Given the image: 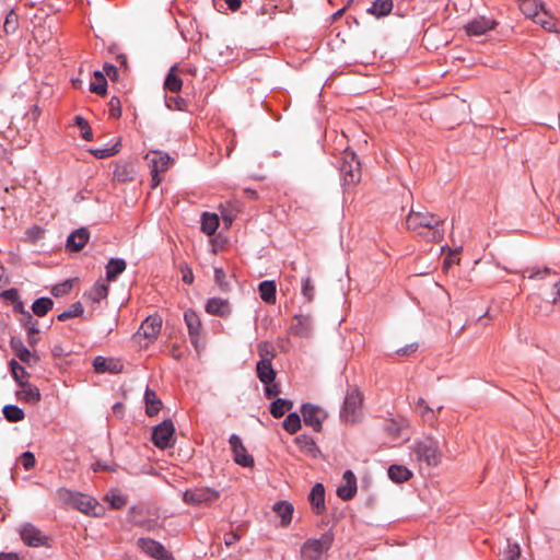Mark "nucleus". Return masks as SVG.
<instances>
[{"label": "nucleus", "mask_w": 560, "mask_h": 560, "mask_svg": "<svg viewBox=\"0 0 560 560\" xmlns=\"http://www.w3.org/2000/svg\"><path fill=\"white\" fill-rule=\"evenodd\" d=\"M257 352L259 355L258 362L272 363V360L276 357L275 347L269 341H260L257 345Z\"/></svg>", "instance_id": "36"}, {"label": "nucleus", "mask_w": 560, "mask_h": 560, "mask_svg": "<svg viewBox=\"0 0 560 560\" xmlns=\"http://www.w3.org/2000/svg\"><path fill=\"white\" fill-rule=\"evenodd\" d=\"M443 224L444 220L429 211L411 209L406 219V226L409 231L435 243L441 242L444 237Z\"/></svg>", "instance_id": "1"}, {"label": "nucleus", "mask_w": 560, "mask_h": 560, "mask_svg": "<svg viewBox=\"0 0 560 560\" xmlns=\"http://www.w3.org/2000/svg\"><path fill=\"white\" fill-rule=\"evenodd\" d=\"M219 492L211 488H196L186 490L183 495L185 503L190 505L209 504L219 498Z\"/></svg>", "instance_id": "11"}, {"label": "nucleus", "mask_w": 560, "mask_h": 560, "mask_svg": "<svg viewBox=\"0 0 560 560\" xmlns=\"http://www.w3.org/2000/svg\"><path fill=\"white\" fill-rule=\"evenodd\" d=\"M145 160L151 168V187L156 188L162 180L160 174L166 172L174 163V160L167 153L161 151L149 152L145 155Z\"/></svg>", "instance_id": "5"}, {"label": "nucleus", "mask_w": 560, "mask_h": 560, "mask_svg": "<svg viewBox=\"0 0 560 560\" xmlns=\"http://www.w3.org/2000/svg\"><path fill=\"white\" fill-rule=\"evenodd\" d=\"M229 443L236 464L243 467L254 466V458L252 455L247 454V451L238 435L232 434L230 436Z\"/></svg>", "instance_id": "13"}, {"label": "nucleus", "mask_w": 560, "mask_h": 560, "mask_svg": "<svg viewBox=\"0 0 560 560\" xmlns=\"http://www.w3.org/2000/svg\"><path fill=\"white\" fill-rule=\"evenodd\" d=\"M387 474L389 479L394 482H405L412 477V472L401 465H390Z\"/></svg>", "instance_id": "33"}, {"label": "nucleus", "mask_w": 560, "mask_h": 560, "mask_svg": "<svg viewBox=\"0 0 560 560\" xmlns=\"http://www.w3.org/2000/svg\"><path fill=\"white\" fill-rule=\"evenodd\" d=\"M294 443L299 446L301 451H303L306 454H310L313 457H316L319 453V450L310 435L301 434L294 439Z\"/></svg>", "instance_id": "27"}, {"label": "nucleus", "mask_w": 560, "mask_h": 560, "mask_svg": "<svg viewBox=\"0 0 560 560\" xmlns=\"http://www.w3.org/2000/svg\"><path fill=\"white\" fill-rule=\"evenodd\" d=\"M90 238L89 230L80 228L73 231L67 238L66 247L70 252L81 250Z\"/></svg>", "instance_id": "18"}, {"label": "nucleus", "mask_w": 560, "mask_h": 560, "mask_svg": "<svg viewBox=\"0 0 560 560\" xmlns=\"http://www.w3.org/2000/svg\"><path fill=\"white\" fill-rule=\"evenodd\" d=\"M105 268L107 281H115L126 270L127 264L122 258H110Z\"/></svg>", "instance_id": "24"}, {"label": "nucleus", "mask_w": 560, "mask_h": 560, "mask_svg": "<svg viewBox=\"0 0 560 560\" xmlns=\"http://www.w3.org/2000/svg\"><path fill=\"white\" fill-rule=\"evenodd\" d=\"M174 434V423L171 419H166L153 427L151 440L156 447L165 450L175 443Z\"/></svg>", "instance_id": "8"}, {"label": "nucleus", "mask_w": 560, "mask_h": 560, "mask_svg": "<svg viewBox=\"0 0 560 560\" xmlns=\"http://www.w3.org/2000/svg\"><path fill=\"white\" fill-rule=\"evenodd\" d=\"M106 77H108L112 81L118 80V69L112 63H105L102 71Z\"/></svg>", "instance_id": "59"}, {"label": "nucleus", "mask_w": 560, "mask_h": 560, "mask_svg": "<svg viewBox=\"0 0 560 560\" xmlns=\"http://www.w3.org/2000/svg\"><path fill=\"white\" fill-rule=\"evenodd\" d=\"M108 113L113 118H119L121 116V104L117 96H113L108 103Z\"/></svg>", "instance_id": "52"}, {"label": "nucleus", "mask_w": 560, "mask_h": 560, "mask_svg": "<svg viewBox=\"0 0 560 560\" xmlns=\"http://www.w3.org/2000/svg\"><path fill=\"white\" fill-rule=\"evenodd\" d=\"M384 429L393 436H398L400 434L399 425L393 420L387 421Z\"/></svg>", "instance_id": "62"}, {"label": "nucleus", "mask_w": 560, "mask_h": 560, "mask_svg": "<svg viewBox=\"0 0 560 560\" xmlns=\"http://www.w3.org/2000/svg\"><path fill=\"white\" fill-rule=\"evenodd\" d=\"M413 452L418 460L428 466H436L441 462V451L439 443L431 438H427L415 444Z\"/></svg>", "instance_id": "7"}, {"label": "nucleus", "mask_w": 560, "mask_h": 560, "mask_svg": "<svg viewBox=\"0 0 560 560\" xmlns=\"http://www.w3.org/2000/svg\"><path fill=\"white\" fill-rule=\"evenodd\" d=\"M20 535L22 540L31 547H39L44 545V536L40 530L37 529L34 525L26 523L21 526Z\"/></svg>", "instance_id": "17"}, {"label": "nucleus", "mask_w": 560, "mask_h": 560, "mask_svg": "<svg viewBox=\"0 0 560 560\" xmlns=\"http://www.w3.org/2000/svg\"><path fill=\"white\" fill-rule=\"evenodd\" d=\"M71 289V284L69 282L59 283L52 287L51 294L54 296H61Z\"/></svg>", "instance_id": "60"}, {"label": "nucleus", "mask_w": 560, "mask_h": 560, "mask_svg": "<svg viewBox=\"0 0 560 560\" xmlns=\"http://www.w3.org/2000/svg\"><path fill=\"white\" fill-rule=\"evenodd\" d=\"M394 7L393 0H375L372 5L368 9V13L382 18L388 15Z\"/></svg>", "instance_id": "31"}, {"label": "nucleus", "mask_w": 560, "mask_h": 560, "mask_svg": "<svg viewBox=\"0 0 560 560\" xmlns=\"http://www.w3.org/2000/svg\"><path fill=\"white\" fill-rule=\"evenodd\" d=\"M114 177L118 182H130L135 178V171L128 164L117 165L114 171Z\"/></svg>", "instance_id": "45"}, {"label": "nucleus", "mask_w": 560, "mask_h": 560, "mask_svg": "<svg viewBox=\"0 0 560 560\" xmlns=\"http://www.w3.org/2000/svg\"><path fill=\"white\" fill-rule=\"evenodd\" d=\"M259 295L260 299L268 303V304H275L276 303V283L271 280H265L259 283Z\"/></svg>", "instance_id": "32"}, {"label": "nucleus", "mask_w": 560, "mask_h": 560, "mask_svg": "<svg viewBox=\"0 0 560 560\" xmlns=\"http://www.w3.org/2000/svg\"><path fill=\"white\" fill-rule=\"evenodd\" d=\"M93 368L97 373H119L122 369V365L119 361L98 355L93 360Z\"/></svg>", "instance_id": "22"}, {"label": "nucleus", "mask_w": 560, "mask_h": 560, "mask_svg": "<svg viewBox=\"0 0 560 560\" xmlns=\"http://www.w3.org/2000/svg\"><path fill=\"white\" fill-rule=\"evenodd\" d=\"M342 479L345 483L338 487L337 495L343 501H348L357 493V477L352 470L348 469L343 472Z\"/></svg>", "instance_id": "15"}, {"label": "nucleus", "mask_w": 560, "mask_h": 560, "mask_svg": "<svg viewBox=\"0 0 560 560\" xmlns=\"http://www.w3.org/2000/svg\"><path fill=\"white\" fill-rule=\"evenodd\" d=\"M19 28V16L13 9L5 15L3 31L5 34H13Z\"/></svg>", "instance_id": "47"}, {"label": "nucleus", "mask_w": 560, "mask_h": 560, "mask_svg": "<svg viewBox=\"0 0 560 560\" xmlns=\"http://www.w3.org/2000/svg\"><path fill=\"white\" fill-rule=\"evenodd\" d=\"M301 413L306 425L311 427L316 432L322 431L323 422L327 417L322 408L311 402H305L301 406Z\"/></svg>", "instance_id": "10"}, {"label": "nucleus", "mask_w": 560, "mask_h": 560, "mask_svg": "<svg viewBox=\"0 0 560 560\" xmlns=\"http://www.w3.org/2000/svg\"><path fill=\"white\" fill-rule=\"evenodd\" d=\"M495 25V21L481 16L468 22L465 25V31L469 36H480L493 30Z\"/></svg>", "instance_id": "16"}, {"label": "nucleus", "mask_w": 560, "mask_h": 560, "mask_svg": "<svg viewBox=\"0 0 560 560\" xmlns=\"http://www.w3.org/2000/svg\"><path fill=\"white\" fill-rule=\"evenodd\" d=\"M35 322L37 320L33 318V315L30 312H22L21 323L25 328Z\"/></svg>", "instance_id": "64"}, {"label": "nucleus", "mask_w": 560, "mask_h": 560, "mask_svg": "<svg viewBox=\"0 0 560 560\" xmlns=\"http://www.w3.org/2000/svg\"><path fill=\"white\" fill-rule=\"evenodd\" d=\"M13 378L19 385H23L27 382L28 374L26 370L14 359L9 362Z\"/></svg>", "instance_id": "41"}, {"label": "nucleus", "mask_w": 560, "mask_h": 560, "mask_svg": "<svg viewBox=\"0 0 560 560\" xmlns=\"http://www.w3.org/2000/svg\"><path fill=\"white\" fill-rule=\"evenodd\" d=\"M545 9V4L541 0H521L520 10L523 14L533 20L538 13Z\"/></svg>", "instance_id": "28"}, {"label": "nucleus", "mask_w": 560, "mask_h": 560, "mask_svg": "<svg viewBox=\"0 0 560 560\" xmlns=\"http://www.w3.org/2000/svg\"><path fill=\"white\" fill-rule=\"evenodd\" d=\"M176 70L175 66L172 67L164 81L165 90L172 93H178L183 86V80L176 74Z\"/></svg>", "instance_id": "38"}, {"label": "nucleus", "mask_w": 560, "mask_h": 560, "mask_svg": "<svg viewBox=\"0 0 560 560\" xmlns=\"http://www.w3.org/2000/svg\"><path fill=\"white\" fill-rule=\"evenodd\" d=\"M520 556H521L520 545L516 542L511 544L510 541H508V547L504 551L505 560H516L520 558Z\"/></svg>", "instance_id": "53"}, {"label": "nucleus", "mask_w": 560, "mask_h": 560, "mask_svg": "<svg viewBox=\"0 0 560 560\" xmlns=\"http://www.w3.org/2000/svg\"><path fill=\"white\" fill-rule=\"evenodd\" d=\"M52 306L54 301L50 298L43 296L33 302L32 311L36 316L43 317L52 308Z\"/></svg>", "instance_id": "39"}, {"label": "nucleus", "mask_w": 560, "mask_h": 560, "mask_svg": "<svg viewBox=\"0 0 560 560\" xmlns=\"http://www.w3.org/2000/svg\"><path fill=\"white\" fill-rule=\"evenodd\" d=\"M84 312L83 305L81 302L72 303L66 311L60 313L57 318L60 322H66L70 318L81 316Z\"/></svg>", "instance_id": "43"}, {"label": "nucleus", "mask_w": 560, "mask_h": 560, "mask_svg": "<svg viewBox=\"0 0 560 560\" xmlns=\"http://www.w3.org/2000/svg\"><path fill=\"white\" fill-rule=\"evenodd\" d=\"M308 500L316 514L325 510V488L322 483L318 482L312 488Z\"/></svg>", "instance_id": "21"}, {"label": "nucleus", "mask_w": 560, "mask_h": 560, "mask_svg": "<svg viewBox=\"0 0 560 560\" xmlns=\"http://www.w3.org/2000/svg\"><path fill=\"white\" fill-rule=\"evenodd\" d=\"M419 345L417 342H412L410 345H407L402 348H399L396 350V353L398 355H410L411 353L416 352L418 350Z\"/></svg>", "instance_id": "61"}, {"label": "nucleus", "mask_w": 560, "mask_h": 560, "mask_svg": "<svg viewBox=\"0 0 560 560\" xmlns=\"http://www.w3.org/2000/svg\"><path fill=\"white\" fill-rule=\"evenodd\" d=\"M283 429L290 433L295 434L301 429V418L296 412H290L282 423Z\"/></svg>", "instance_id": "42"}, {"label": "nucleus", "mask_w": 560, "mask_h": 560, "mask_svg": "<svg viewBox=\"0 0 560 560\" xmlns=\"http://www.w3.org/2000/svg\"><path fill=\"white\" fill-rule=\"evenodd\" d=\"M417 408H420V416L423 421L432 423L435 420V411L427 404L423 398H419L417 401Z\"/></svg>", "instance_id": "48"}, {"label": "nucleus", "mask_w": 560, "mask_h": 560, "mask_svg": "<svg viewBox=\"0 0 560 560\" xmlns=\"http://www.w3.org/2000/svg\"><path fill=\"white\" fill-rule=\"evenodd\" d=\"M313 320L310 315H295L291 325L292 334L308 337L312 332Z\"/></svg>", "instance_id": "19"}, {"label": "nucleus", "mask_w": 560, "mask_h": 560, "mask_svg": "<svg viewBox=\"0 0 560 560\" xmlns=\"http://www.w3.org/2000/svg\"><path fill=\"white\" fill-rule=\"evenodd\" d=\"M533 21L549 32L555 27V23L546 9H542L537 16L533 18Z\"/></svg>", "instance_id": "49"}, {"label": "nucleus", "mask_w": 560, "mask_h": 560, "mask_svg": "<svg viewBox=\"0 0 560 560\" xmlns=\"http://www.w3.org/2000/svg\"><path fill=\"white\" fill-rule=\"evenodd\" d=\"M256 374L262 384L272 383L276 380V371L272 363L257 362Z\"/></svg>", "instance_id": "30"}, {"label": "nucleus", "mask_w": 560, "mask_h": 560, "mask_svg": "<svg viewBox=\"0 0 560 560\" xmlns=\"http://www.w3.org/2000/svg\"><path fill=\"white\" fill-rule=\"evenodd\" d=\"M56 498L63 505L71 506L88 515H96L95 509L98 504L88 494L60 488L56 491Z\"/></svg>", "instance_id": "2"}, {"label": "nucleus", "mask_w": 560, "mask_h": 560, "mask_svg": "<svg viewBox=\"0 0 560 560\" xmlns=\"http://www.w3.org/2000/svg\"><path fill=\"white\" fill-rule=\"evenodd\" d=\"M20 386L22 389L18 394L21 399L32 404L40 400V393L37 387L31 385L28 382Z\"/></svg>", "instance_id": "37"}, {"label": "nucleus", "mask_w": 560, "mask_h": 560, "mask_svg": "<svg viewBox=\"0 0 560 560\" xmlns=\"http://www.w3.org/2000/svg\"><path fill=\"white\" fill-rule=\"evenodd\" d=\"M241 539V536L235 532H230L224 535V544L230 547Z\"/></svg>", "instance_id": "63"}, {"label": "nucleus", "mask_w": 560, "mask_h": 560, "mask_svg": "<svg viewBox=\"0 0 560 560\" xmlns=\"http://www.w3.org/2000/svg\"><path fill=\"white\" fill-rule=\"evenodd\" d=\"M362 402L363 395L358 388L348 390L340 410V418L346 422H357L361 416Z\"/></svg>", "instance_id": "6"}, {"label": "nucleus", "mask_w": 560, "mask_h": 560, "mask_svg": "<svg viewBox=\"0 0 560 560\" xmlns=\"http://www.w3.org/2000/svg\"><path fill=\"white\" fill-rule=\"evenodd\" d=\"M165 105L171 110H187V102L180 96H166Z\"/></svg>", "instance_id": "50"}, {"label": "nucleus", "mask_w": 560, "mask_h": 560, "mask_svg": "<svg viewBox=\"0 0 560 560\" xmlns=\"http://www.w3.org/2000/svg\"><path fill=\"white\" fill-rule=\"evenodd\" d=\"M219 226V217L215 213L205 212L201 217V231L207 235H213Z\"/></svg>", "instance_id": "35"}, {"label": "nucleus", "mask_w": 560, "mask_h": 560, "mask_svg": "<svg viewBox=\"0 0 560 560\" xmlns=\"http://www.w3.org/2000/svg\"><path fill=\"white\" fill-rule=\"evenodd\" d=\"M339 172L345 186L351 187L361 180V164L353 151H343L340 159Z\"/></svg>", "instance_id": "3"}, {"label": "nucleus", "mask_w": 560, "mask_h": 560, "mask_svg": "<svg viewBox=\"0 0 560 560\" xmlns=\"http://www.w3.org/2000/svg\"><path fill=\"white\" fill-rule=\"evenodd\" d=\"M526 272L528 273L527 277L529 279H544L545 277H547L548 275L551 273V269L548 267H545L542 269L533 268V269H527Z\"/></svg>", "instance_id": "56"}, {"label": "nucleus", "mask_w": 560, "mask_h": 560, "mask_svg": "<svg viewBox=\"0 0 560 560\" xmlns=\"http://www.w3.org/2000/svg\"><path fill=\"white\" fill-rule=\"evenodd\" d=\"M272 510L281 517V525L288 526L293 516L294 508L288 501H278L273 504Z\"/></svg>", "instance_id": "25"}, {"label": "nucleus", "mask_w": 560, "mask_h": 560, "mask_svg": "<svg viewBox=\"0 0 560 560\" xmlns=\"http://www.w3.org/2000/svg\"><path fill=\"white\" fill-rule=\"evenodd\" d=\"M10 346L14 354L24 363H28L33 358L36 361L38 360L30 352V350L25 347V345L20 338L12 337L10 340Z\"/></svg>", "instance_id": "26"}, {"label": "nucleus", "mask_w": 560, "mask_h": 560, "mask_svg": "<svg viewBox=\"0 0 560 560\" xmlns=\"http://www.w3.org/2000/svg\"><path fill=\"white\" fill-rule=\"evenodd\" d=\"M144 402H145V413L149 417L156 416L162 407L161 399L158 397L156 393L149 387H147V389L144 392Z\"/></svg>", "instance_id": "23"}, {"label": "nucleus", "mask_w": 560, "mask_h": 560, "mask_svg": "<svg viewBox=\"0 0 560 560\" xmlns=\"http://www.w3.org/2000/svg\"><path fill=\"white\" fill-rule=\"evenodd\" d=\"M0 296L3 298L4 300L11 301L12 303H18L19 306L22 307V301L20 300L19 292L16 289L11 288V289L4 290L0 294Z\"/></svg>", "instance_id": "57"}, {"label": "nucleus", "mask_w": 560, "mask_h": 560, "mask_svg": "<svg viewBox=\"0 0 560 560\" xmlns=\"http://www.w3.org/2000/svg\"><path fill=\"white\" fill-rule=\"evenodd\" d=\"M107 90V81L102 71H94V81L90 83V91L97 95H105Z\"/></svg>", "instance_id": "40"}, {"label": "nucleus", "mask_w": 560, "mask_h": 560, "mask_svg": "<svg viewBox=\"0 0 560 560\" xmlns=\"http://www.w3.org/2000/svg\"><path fill=\"white\" fill-rule=\"evenodd\" d=\"M332 535L324 533L319 538L307 539L301 548L303 560H324L332 544Z\"/></svg>", "instance_id": "4"}, {"label": "nucleus", "mask_w": 560, "mask_h": 560, "mask_svg": "<svg viewBox=\"0 0 560 560\" xmlns=\"http://www.w3.org/2000/svg\"><path fill=\"white\" fill-rule=\"evenodd\" d=\"M162 328V317L158 314H153L148 316L141 324L139 330L137 331L138 336H143L144 338L153 341L160 335Z\"/></svg>", "instance_id": "14"}, {"label": "nucleus", "mask_w": 560, "mask_h": 560, "mask_svg": "<svg viewBox=\"0 0 560 560\" xmlns=\"http://www.w3.org/2000/svg\"><path fill=\"white\" fill-rule=\"evenodd\" d=\"M302 294L303 296L308 301V302H312L314 300V295H315V285L314 283L312 282L311 278L310 277H306L305 279H303V282H302Z\"/></svg>", "instance_id": "51"}, {"label": "nucleus", "mask_w": 560, "mask_h": 560, "mask_svg": "<svg viewBox=\"0 0 560 560\" xmlns=\"http://www.w3.org/2000/svg\"><path fill=\"white\" fill-rule=\"evenodd\" d=\"M36 459L32 452H24L21 455V464L25 470H30L35 466Z\"/></svg>", "instance_id": "58"}, {"label": "nucleus", "mask_w": 560, "mask_h": 560, "mask_svg": "<svg viewBox=\"0 0 560 560\" xmlns=\"http://www.w3.org/2000/svg\"><path fill=\"white\" fill-rule=\"evenodd\" d=\"M206 312L213 316L224 317L231 312L229 302L221 298H211L206 303Z\"/></svg>", "instance_id": "20"}, {"label": "nucleus", "mask_w": 560, "mask_h": 560, "mask_svg": "<svg viewBox=\"0 0 560 560\" xmlns=\"http://www.w3.org/2000/svg\"><path fill=\"white\" fill-rule=\"evenodd\" d=\"M106 499L110 506L116 510L124 508L127 503L126 498L119 493H112L110 495H107Z\"/></svg>", "instance_id": "54"}, {"label": "nucleus", "mask_w": 560, "mask_h": 560, "mask_svg": "<svg viewBox=\"0 0 560 560\" xmlns=\"http://www.w3.org/2000/svg\"><path fill=\"white\" fill-rule=\"evenodd\" d=\"M108 285L104 282H96L89 291L85 292L84 296L88 301L98 303L108 295Z\"/></svg>", "instance_id": "29"}, {"label": "nucleus", "mask_w": 560, "mask_h": 560, "mask_svg": "<svg viewBox=\"0 0 560 560\" xmlns=\"http://www.w3.org/2000/svg\"><path fill=\"white\" fill-rule=\"evenodd\" d=\"M264 392L268 399L277 397L281 393L280 384L275 381L272 383L264 384Z\"/></svg>", "instance_id": "55"}, {"label": "nucleus", "mask_w": 560, "mask_h": 560, "mask_svg": "<svg viewBox=\"0 0 560 560\" xmlns=\"http://www.w3.org/2000/svg\"><path fill=\"white\" fill-rule=\"evenodd\" d=\"M184 322L187 326L191 345L197 351H199V341L203 335V327L200 317L192 308H188L184 313Z\"/></svg>", "instance_id": "9"}, {"label": "nucleus", "mask_w": 560, "mask_h": 560, "mask_svg": "<svg viewBox=\"0 0 560 560\" xmlns=\"http://www.w3.org/2000/svg\"><path fill=\"white\" fill-rule=\"evenodd\" d=\"M293 408V401L284 398H277L270 405V413L273 418H281L287 411Z\"/></svg>", "instance_id": "34"}, {"label": "nucleus", "mask_w": 560, "mask_h": 560, "mask_svg": "<svg viewBox=\"0 0 560 560\" xmlns=\"http://www.w3.org/2000/svg\"><path fill=\"white\" fill-rule=\"evenodd\" d=\"M137 546L151 558L156 560H174L173 555L159 541L151 538H139Z\"/></svg>", "instance_id": "12"}, {"label": "nucleus", "mask_w": 560, "mask_h": 560, "mask_svg": "<svg viewBox=\"0 0 560 560\" xmlns=\"http://www.w3.org/2000/svg\"><path fill=\"white\" fill-rule=\"evenodd\" d=\"M120 142L117 140L112 147L91 149L90 152L96 159H107L119 152Z\"/></svg>", "instance_id": "44"}, {"label": "nucleus", "mask_w": 560, "mask_h": 560, "mask_svg": "<svg viewBox=\"0 0 560 560\" xmlns=\"http://www.w3.org/2000/svg\"><path fill=\"white\" fill-rule=\"evenodd\" d=\"M3 415L10 422H18L24 419V411L15 405H7L3 407Z\"/></svg>", "instance_id": "46"}]
</instances>
